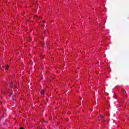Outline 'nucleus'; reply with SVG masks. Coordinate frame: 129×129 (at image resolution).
<instances>
[{
    "mask_svg": "<svg viewBox=\"0 0 129 129\" xmlns=\"http://www.w3.org/2000/svg\"><path fill=\"white\" fill-rule=\"evenodd\" d=\"M5 69H6V70H8V69H9V66H6L5 67Z\"/></svg>",
    "mask_w": 129,
    "mask_h": 129,
    "instance_id": "nucleus-1",
    "label": "nucleus"
},
{
    "mask_svg": "<svg viewBox=\"0 0 129 129\" xmlns=\"http://www.w3.org/2000/svg\"><path fill=\"white\" fill-rule=\"evenodd\" d=\"M41 94L42 95H43V94H44V91H41Z\"/></svg>",
    "mask_w": 129,
    "mask_h": 129,
    "instance_id": "nucleus-2",
    "label": "nucleus"
},
{
    "mask_svg": "<svg viewBox=\"0 0 129 129\" xmlns=\"http://www.w3.org/2000/svg\"><path fill=\"white\" fill-rule=\"evenodd\" d=\"M34 18H38V16H37V15H35V16H34Z\"/></svg>",
    "mask_w": 129,
    "mask_h": 129,
    "instance_id": "nucleus-3",
    "label": "nucleus"
},
{
    "mask_svg": "<svg viewBox=\"0 0 129 129\" xmlns=\"http://www.w3.org/2000/svg\"><path fill=\"white\" fill-rule=\"evenodd\" d=\"M20 129H24V128H23V127H21V128H20Z\"/></svg>",
    "mask_w": 129,
    "mask_h": 129,
    "instance_id": "nucleus-4",
    "label": "nucleus"
},
{
    "mask_svg": "<svg viewBox=\"0 0 129 129\" xmlns=\"http://www.w3.org/2000/svg\"><path fill=\"white\" fill-rule=\"evenodd\" d=\"M101 117H103V116H102Z\"/></svg>",
    "mask_w": 129,
    "mask_h": 129,
    "instance_id": "nucleus-5",
    "label": "nucleus"
}]
</instances>
